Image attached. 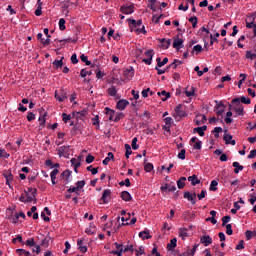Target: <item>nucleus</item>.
<instances>
[{
  "label": "nucleus",
  "mask_w": 256,
  "mask_h": 256,
  "mask_svg": "<svg viewBox=\"0 0 256 256\" xmlns=\"http://www.w3.org/2000/svg\"><path fill=\"white\" fill-rule=\"evenodd\" d=\"M78 249L81 253H87V246L83 245V240L77 241Z\"/></svg>",
  "instance_id": "20"
},
{
  "label": "nucleus",
  "mask_w": 256,
  "mask_h": 256,
  "mask_svg": "<svg viewBox=\"0 0 256 256\" xmlns=\"http://www.w3.org/2000/svg\"><path fill=\"white\" fill-rule=\"evenodd\" d=\"M232 167H234V173H239V171H243L244 167L239 164V162H233Z\"/></svg>",
  "instance_id": "25"
},
{
  "label": "nucleus",
  "mask_w": 256,
  "mask_h": 256,
  "mask_svg": "<svg viewBox=\"0 0 256 256\" xmlns=\"http://www.w3.org/2000/svg\"><path fill=\"white\" fill-rule=\"evenodd\" d=\"M229 221H231V216H224L222 218V227L227 226V224L229 223Z\"/></svg>",
  "instance_id": "43"
},
{
  "label": "nucleus",
  "mask_w": 256,
  "mask_h": 256,
  "mask_svg": "<svg viewBox=\"0 0 256 256\" xmlns=\"http://www.w3.org/2000/svg\"><path fill=\"white\" fill-rule=\"evenodd\" d=\"M201 51H203V46H201L200 44H197L193 47L192 53H196V55H199Z\"/></svg>",
  "instance_id": "32"
},
{
  "label": "nucleus",
  "mask_w": 256,
  "mask_h": 256,
  "mask_svg": "<svg viewBox=\"0 0 256 256\" xmlns=\"http://www.w3.org/2000/svg\"><path fill=\"white\" fill-rule=\"evenodd\" d=\"M132 149L134 150L139 149V145H137V137L133 138L132 140Z\"/></svg>",
  "instance_id": "58"
},
{
  "label": "nucleus",
  "mask_w": 256,
  "mask_h": 256,
  "mask_svg": "<svg viewBox=\"0 0 256 256\" xmlns=\"http://www.w3.org/2000/svg\"><path fill=\"white\" fill-rule=\"evenodd\" d=\"M190 23H192V27L193 29H195L197 27V22H198V19L196 16L194 17H190L189 20H188Z\"/></svg>",
  "instance_id": "40"
},
{
  "label": "nucleus",
  "mask_w": 256,
  "mask_h": 256,
  "mask_svg": "<svg viewBox=\"0 0 256 256\" xmlns=\"http://www.w3.org/2000/svg\"><path fill=\"white\" fill-rule=\"evenodd\" d=\"M27 197L26 203H32L34 201L37 203V188H28V191H25Z\"/></svg>",
  "instance_id": "3"
},
{
  "label": "nucleus",
  "mask_w": 256,
  "mask_h": 256,
  "mask_svg": "<svg viewBox=\"0 0 256 256\" xmlns=\"http://www.w3.org/2000/svg\"><path fill=\"white\" fill-rule=\"evenodd\" d=\"M86 163H93V161H95V156L91 155V154H88L86 156Z\"/></svg>",
  "instance_id": "54"
},
{
  "label": "nucleus",
  "mask_w": 256,
  "mask_h": 256,
  "mask_svg": "<svg viewBox=\"0 0 256 256\" xmlns=\"http://www.w3.org/2000/svg\"><path fill=\"white\" fill-rule=\"evenodd\" d=\"M128 23L130 25L131 31H134L135 33H147V31H145V26H143L142 20L136 21L135 19L130 18L128 19Z\"/></svg>",
  "instance_id": "1"
},
{
  "label": "nucleus",
  "mask_w": 256,
  "mask_h": 256,
  "mask_svg": "<svg viewBox=\"0 0 256 256\" xmlns=\"http://www.w3.org/2000/svg\"><path fill=\"white\" fill-rule=\"evenodd\" d=\"M42 7H41V4H39L38 8L35 10V15L36 17H41L43 11H42Z\"/></svg>",
  "instance_id": "53"
},
{
  "label": "nucleus",
  "mask_w": 256,
  "mask_h": 256,
  "mask_svg": "<svg viewBox=\"0 0 256 256\" xmlns=\"http://www.w3.org/2000/svg\"><path fill=\"white\" fill-rule=\"evenodd\" d=\"M256 157V149L250 151V154L248 155V159H255Z\"/></svg>",
  "instance_id": "63"
},
{
  "label": "nucleus",
  "mask_w": 256,
  "mask_h": 256,
  "mask_svg": "<svg viewBox=\"0 0 256 256\" xmlns=\"http://www.w3.org/2000/svg\"><path fill=\"white\" fill-rule=\"evenodd\" d=\"M101 201H103L104 204H107V203H109V201H111V190L110 189H106L103 191Z\"/></svg>",
  "instance_id": "8"
},
{
  "label": "nucleus",
  "mask_w": 256,
  "mask_h": 256,
  "mask_svg": "<svg viewBox=\"0 0 256 256\" xmlns=\"http://www.w3.org/2000/svg\"><path fill=\"white\" fill-rule=\"evenodd\" d=\"M246 59H250L251 61H253V59H256V49L254 53L249 50L246 51Z\"/></svg>",
  "instance_id": "30"
},
{
  "label": "nucleus",
  "mask_w": 256,
  "mask_h": 256,
  "mask_svg": "<svg viewBox=\"0 0 256 256\" xmlns=\"http://www.w3.org/2000/svg\"><path fill=\"white\" fill-rule=\"evenodd\" d=\"M232 105H233V111H235V113L237 115L243 116L245 115V108L243 106V104H241V100H239V98H234L232 100Z\"/></svg>",
  "instance_id": "2"
},
{
  "label": "nucleus",
  "mask_w": 256,
  "mask_h": 256,
  "mask_svg": "<svg viewBox=\"0 0 256 256\" xmlns=\"http://www.w3.org/2000/svg\"><path fill=\"white\" fill-rule=\"evenodd\" d=\"M177 191V187L175 185L171 186L170 184H165L164 186L161 187V191Z\"/></svg>",
  "instance_id": "18"
},
{
  "label": "nucleus",
  "mask_w": 256,
  "mask_h": 256,
  "mask_svg": "<svg viewBox=\"0 0 256 256\" xmlns=\"http://www.w3.org/2000/svg\"><path fill=\"white\" fill-rule=\"evenodd\" d=\"M55 99L59 101V103H63L65 99H67V92L63 89H61L59 92H55Z\"/></svg>",
  "instance_id": "5"
},
{
  "label": "nucleus",
  "mask_w": 256,
  "mask_h": 256,
  "mask_svg": "<svg viewBox=\"0 0 256 256\" xmlns=\"http://www.w3.org/2000/svg\"><path fill=\"white\" fill-rule=\"evenodd\" d=\"M145 55H146V57H148L149 59H153V55H154L153 50H147V51L145 52Z\"/></svg>",
  "instance_id": "61"
},
{
  "label": "nucleus",
  "mask_w": 256,
  "mask_h": 256,
  "mask_svg": "<svg viewBox=\"0 0 256 256\" xmlns=\"http://www.w3.org/2000/svg\"><path fill=\"white\" fill-rule=\"evenodd\" d=\"M27 119L28 121H33L35 119V115L33 114V112L28 113Z\"/></svg>",
  "instance_id": "64"
},
{
  "label": "nucleus",
  "mask_w": 256,
  "mask_h": 256,
  "mask_svg": "<svg viewBox=\"0 0 256 256\" xmlns=\"http://www.w3.org/2000/svg\"><path fill=\"white\" fill-rule=\"evenodd\" d=\"M63 59L64 57L60 60H54L53 65H55L56 69H61L63 67Z\"/></svg>",
  "instance_id": "29"
},
{
  "label": "nucleus",
  "mask_w": 256,
  "mask_h": 256,
  "mask_svg": "<svg viewBox=\"0 0 256 256\" xmlns=\"http://www.w3.org/2000/svg\"><path fill=\"white\" fill-rule=\"evenodd\" d=\"M193 133H198L200 137H203L205 135V132L201 129V127L194 128Z\"/></svg>",
  "instance_id": "45"
},
{
  "label": "nucleus",
  "mask_w": 256,
  "mask_h": 256,
  "mask_svg": "<svg viewBox=\"0 0 256 256\" xmlns=\"http://www.w3.org/2000/svg\"><path fill=\"white\" fill-rule=\"evenodd\" d=\"M188 181L191 183V185L193 187H195V185H199V183H201V180H199L197 178V175H192L188 177Z\"/></svg>",
  "instance_id": "14"
},
{
  "label": "nucleus",
  "mask_w": 256,
  "mask_h": 256,
  "mask_svg": "<svg viewBox=\"0 0 256 256\" xmlns=\"http://www.w3.org/2000/svg\"><path fill=\"white\" fill-rule=\"evenodd\" d=\"M63 41H65L66 43H69V41H71V38H67V39H63V40H54V44H53V47H63V45L65 44H59V43H63Z\"/></svg>",
  "instance_id": "17"
},
{
  "label": "nucleus",
  "mask_w": 256,
  "mask_h": 256,
  "mask_svg": "<svg viewBox=\"0 0 256 256\" xmlns=\"http://www.w3.org/2000/svg\"><path fill=\"white\" fill-rule=\"evenodd\" d=\"M87 75H93V72L82 69L80 72V77L85 78V77H87Z\"/></svg>",
  "instance_id": "42"
},
{
  "label": "nucleus",
  "mask_w": 256,
  "mask_h": 256,
  "mask_svg": "<svg viewBox=\"0 0 256 256\" xmlns=\"http://www.w3.org/2000/svg\"><path fill=\"white\" fill-rule=\"evenodd\" d=\"M139 237L145 240V239H151L152 236L149 234V230H144L139 233Z\"/></svg>",
  "instance_id": "22"
},
{
  "label": "nucleus",
  "mask_w": 256,
  "mask_h": 256,
  "mask_svg": "<svg viewBox=\"0 0 256 256\" xmlns=\"http://www.w3.org/2000/svg\"><path fill=\"white\" fill-rule=\"evenodd\" d=\"M133 75H135V72L133 71V67H130L129 69L124 70L125 79H131L133 78Z\"/></svg>",
  "instance_id": "15"
},
{
  "label": "nucleus",
  "mask_w": 256,
  "mask_h": 256,
  "mask_svg": "<svg viewBox=\"0 0 256 256\" xmlns=\"http://www.w3.org/2000/svg\"><path fill=\"white\" fill-rule=\"evenodd\" d=\"M177 247V238H173L170 240V243L167 244V249L171 251V249H175Z\"/></svg>",
  "instance_id": "23"
},
{
  "label": "nucleus",
  "mask_w": 256,
  "mask_h": 256,
  "mask_svg": "<svg viewBox=\"0 0 256 256\" xmlns=\"http://www.w3.org/2000/svg\"><path fill=\"white\" fill-rule=\"evenodd\" d=\"M62 121H64V123H67V121H71V115H69L67 113H63L62 114Z\"/></svg>",
  "instance_id": "52"
},
{
  "label": "nucleus",
  "mask_w": 256,
  "mask_h": 256,
  "mask_svg": "<svg viewBox=\"0 0 256 256\" xmlns=\"http://www.w3.org/2000/svg\"><path fill=\"white\" fill-rule=\"evenodd\" d=\"M80 59H81L82 63H85V65H91V61H89V60L87 59V56H86L85 54H82V55L80 56Z\"/></svg>",
  "instance_id": "44"
},
{
  "label": "nucleus",
  "mask_w": 256,
  "mask_h": 256,
  "mask_svg": "<svg viewBox=\"0 0 256 256\" xmlns=\"http://www.w3.org/2000/svg\"><path fill=\"white\" fill-rule=\"evenodd\" d=\"M83 187H85V180H81L76 183V188H78V190L83 189Z\"/></svg>",
  "instance_id": "57"
},
{
  "label": "nucleus",
  "mask_w": 256,
  "mask_h": 256,
  "mask_svg": "<svg viewBox=\"0 0 256 256\" xmlns=\"http://www.w3.org/2000/svg\"><path fill=\"white\" fill-rule=\"evenodd\" d=\"M108 94L111 96V97H115V95H117V87L115 86H112L108 89Z\"/></svg>",
  "instance_id": "35"
},
{
  "label": "nucleus",
  "mask_w": 256,
  "mask_h": 256,
  "mask_svg": "<svg viewBox=\"0 0 256 256\" xmlns=\"http://www.w3.org/2000/svg\"><path fill=\"white\" fill-rule=\"evenodd\" d=\"M186 97H193L195 95V87H191V91H185Z\"/></svg>",
  "instance_id": "50"
},
{
  "label": "nucleus",
  "mask_w": 256,
  "mask_h": 256,
  "mask_svg": "<svg viewBox=\"0 0 256 256\" xmlns=\"http://www.w3.org/2000/svg\"><path fill=\"white\" fill-rule=\"evenodd\" d=\"M123 117H125V114H123L122 112H117L114 117L115 123H117V121H121Z\"/></svg>",
  "instance_id": "39"
},
{
  "label": "nucleus",
  "mask_w": 256,
  "mask_h": 256,
  "mask_svg": "<svg viewBox=\"0 0 256 256\" xmlns=\"http://www.w3.org/2000/svg\"><path fill=\"white\" fill-rule=\"evenodd\" d=\"M157 95L159 97H162V101H167L171 97V93H169L165 90L158 92Z\"/></svg>",
  "instance_id": "16"
},
{
  "label": "nucleus",
  "mask_w": 256,
  "mask_h": 256,
  "mask_svg": "<svg viewBox=\"0 0 256 256\" xmlns=\"http://www.w3.org/2000/svg\"><path fill=\"white\" fill-rule=\"evenodd\" d=\"M233 139V136L231 134L225 133L223 140L225 141L226 145H229L230 141Z\"/></svg>",
  "instance_id": "41"
},
{
  "label": "nucleus",
  "mask_w": 256,
  "mask_h": 256,
  "mask_svg": "<svg viewBox=\"0 0 256 256\" xmlns=\"http://www.w3.org/2000/svg\"><path fill=\"white\" fill-rule=\"evenodd\" d=\"M49 240H50L49 237H45V238L42 240V242H41L42 247H45V248L49 247Z\"/></svg>",
  "instance_id": "51"
},
{
  "label": "nucleus",
  "mask_w": 256,
  "mask_h": 256,
  "mask_svg": "<svg viewBox=\"0 0 256 256\" xmlns=\"http://www.w3.org/2000/svg\"><path fill=\"white\" fill-rule=\"evenodd\" d=\"M217 185H219V182L217 180H212L210 184V191H217Z\"/></svg>",
  "instance_id": "34"
},
{
  "label": "nucleus",
  "mask_w": 256,
  "mask_h": 256,
  "mask_svg": "<svg viewBox=\"0 0 256 256\" xmlns=\"http://www.w3.org/2000/svg\"><path fill=\"white\" fill-rule=\"evenodd\" d=\"M220 36L219 32H216L213 36V34H210V45H213V43H217L219 40L217 39Z\"/></svg>",
  "instance_id": "28"
},
{
  "label": "nucleus",
  "mask_w": 256,
  "mask_h": 256,
  "mask_svg": "<svg viewBox=\"0 0 256 256\" xmlns=\"http://www.w3.org/2000/svg\"><path fill=\"white\" fill-rule=\"evenodd\" d=\"M225 227H226L227 235H233V229H232L231 224H227Z\"/></svg>",
  "instance_id": "56"
},
{
  "label": "nucleus",
  "mask_w": 256,
  "mask_h": 256,
  "mask_svg": "<svg viewBox=\"0 0 256 256\" xmlns=\"http://www.w3.org/2000/svg\"><path fill=\"white\" fill-rule=\"evenodd\" d=\"M240 103H244V105H251V98H247L242 96L239 98Z\"/></svg>",
  "instance_id": "31"
},
{
  "label": "nucleus",
  "mask_w": 256,
  "mask_h": 256,
  "mask_svg": "<svg viewBox=\"0 0 256 256\" xmlns=\"http://www.w3.org/2000/svg\"><path fill=\"white\" fill-rule=\"evenodd\" d=\"M45 117H47V113L39 117L38 121L40 122V127H45V122L47 121Z\"/></svg>",
  "instance_id": "36"
},
{
  "label": "nucleus",
  "mask_w": 256,
  "mask_h": 256,
  "mask_svg": "<svg viewBox=\"0 0 256 256\" xmlns=\"http://www.w3.org/2000/svg\"><path fill=\"white\" fill-rule=\"evenodd\" d=\"M184 199H188L192 205H195L197 203V194L196 193H191V192H185L184 193Z\"/></svg>",
  "instance_id": "7"
},
{
  "label": "nucleus",
  "mask_w": 256,
  "mask_h": 256,
  "mask_svg": "<svg viewBox=\"0 0 256 256\" xmlns=\"http://www.w3.org/2000/svg\"><path fill=\"white\" fill-rule=\"evenodd\" d=\"M25 245H26L27 247H35V239H33V238L28 239V240L26 241Z\"/></svg>",
  "instance_id": "46"
},
{
  "label": "nucleus",
  "mask_w": 256,
  "mask_h": 256,
  "mask_svg": "<svg viewBox=\"0 0 256 256\" xmlns=\"http://www.w3.org/2000/svg\"><path fill=\"white\" fill-rule=\"evenodd\" d=\"M241 249H245V241L244 240H240L239 244L236 246L237 251H241Z\"/></svg>",
  "instance_id": "47"
},
{
  "label": "nucleus",
  "mask_w": 256,
  "mask_h": 256,
  "mask_svg": "<svg viewBox=\"0 0 256 256\" xmlns=\"http://www.w3.org/2000/svg\"><path fill=\"white\" fill-rule=\"evenodd\" d=\"M85 233L87 235H95V224H90L88 228H86Z\"/></svg>",
  "instance_id": "26"
},
{
  "label": "nucleus",
  "mask_w": 256,
  "mask_h": 256,
  "mask_svg": "<svg viewBox=\"0 0 256 256\" xmlns=\"http://www.w3.org/2000/svg\"><path fill=\"white\" fill-rule=\"evenodd\" d=\"M127 105H129V101L125 99H121L116 104V109H119V111H125L127 108Z\"/></svg>",
  "instance_id": "10"
},
{
  "label": "nucleus",
  "mask_w": 256,
  "mask_h": 256,
  "mask_svg": "<svg viewBox=\"0 0 256 256\" xmlns=\"http://www.w3.org/2000/svg\"><path fill=\"white\" fill-rule=\"evenodd\" d=\"M58 155L59 157H67L69 155V146H61L58 149Z\"/></svg>",
  "instance_id": "13"
},
{
  "label": "nucleus",
  "mask_w": 256,
  "mask_h": 256,
  "mask_svg": "<svg viewBox=\"0 0 256 256\" xmlns=\"http://www.w3.org/2000/svg\"><path fill=\"white\" fill-rule=\"evenodd\" d=\"M59 29L60 31H65L66 27H65V20L63 18H61L59 20Z\"/></svg>",
  "instance_id": "48"
},
{
  "label": "nucleus",
  "mask_w": 256,
  "mask_h": 256,
  "mask_svg": "<svg viewBox=\"0 0 256 256\" xmlns=\"http://www.w3.org/2000/svg\"><path fill=\"white\" fill-rule=\"evenodd\" d=\"M73 115H76V117H85V115H87V111L86 110H82V111H79V112H73Z\"/></svg>",
  "instance_id": "55"
},
{
  "label": "nucleus",
  "mask_w": 256,
  "mask_h": 256,
  "mask_svg": "<svg viewBox=\"0 0 256 256\" xmlns=\"http://www.w3.org/2000/svg\"><path fill=\"white\" fill-rule=\"evenodd\" d=\"M121 199H123V201H131L133 197H131V194L128 191H123L121 193Z\"/></svg>",
  "instance_id": "19"
},
{
  "label": "nucleus",
  "mask_w": 256,
  "mask_h": 256,
  "mask_svg": "<svg viewBox=\"0 0 256 256\" xmlns=\"http://www.w3.org/2000/svg\"><path fill=\"white\" fill-rule=\"evenodd\" d=\"M71 171L70 170H65L64 172H62V177L66 178V183H69V177H71Z\"/></svg>",
  "instance_id": "38"
},
{
  "label": "nucleus",
  "mask_w": 256,
  "mask_h": 256,
  "mask_svg": "<svg viewBox=\"0 0 256 256\" xmlns=\"http://www.w3.org/2000/svg\"><path fill=\"white\" fill-rule=\"evenodd\" d=\"M174 111L176 113V115H174V117H187V112H185V110L183 109V105L178 104L175 108Z\"/></svg>",
  "instance_id": "4"
},
{
  "label": "nucleus",
  "mask_w": 256,
  "mask_h": 256,
  "mask_svg": "<svg viewBox=\"0 0 256 256\" xmlns=\"http://www.w3.org/2000/svg\"><path fill=\"white\" fill-rule=\"evenodd\" d=\"M144 170L146 171V173H151V171H153V165L151 163H147L144 166Z\"/></svg>",
  "instance_id": "49"
},
{
  "label": "nucleus",
  "mask_w": 256,
  "mask_h": 256,
  "mask_svg": "<svg viewBox=\"0 0 256 256\" xmlns=\"http://www.w3.org/2000/svg\"><path fill=\"white\" fill-rule=\"evenodd\" d=\"M185 181H187L186 177H180V179L177 181L178 189H183L185 187Z\"/></svg>",
  "instance_id": "24"
},
{
  "label": "nucleus",
  "mask_w": 256,
  "mask_h": 256,
  "mask_svg": "<svg viewBox=\"0 0 256 256\" xmlns=\"http://www.w3.org/2000/svg\"><path fill=\"white\" fill-rule=\"evenodd\" d=\"M179 237H181V239H183V240H185V237H189V234H187L186 228L179 229Z\"/></svg>",
  "instance_id": "27"
},
{
  "label": "nucleus",
  "mask_w": 256,
  "mask_h": 256,
  "mask_svg": "<svg viewBox=\"0 0 256 256\" xmlns=\"http://www.w3.org/2000/svg\"><path fill=\"white\" fill-rule=\"evenodd\" d=\"M125 149H126L125 157L126 159H129V155L133 153V151L131 150V145L125 144Z\"/></svg>",
  "instance_id": "37"
},
{
  "label": "nucleus",
  "mask_w": 256,
  "mask_h": 256,
  "mask_svg": "<svg viewBox=\"0 0 256 256\" xmlns=\"http://www.w3.org/2000/svg\"><path fill=\"white\" fill-rule=\"evenodd\" d=\"M201 147H202V142L199 141V140L193 145V149H198V150H200Z\"/></svg>",
  "instance_id": "62"
},
{
  "label": "nucleus",
  "mask_w": 256,
  "mask_h": 256,
  "mask_svg": "<svg viewBox=\"0 0 256 256\" xmlns=\"http://www.w3.org/2000/svg\"><path fill=\"white\" fill-rule=\"evenodd\" d=\"M106 114L109 115V121H115V110L106 108Z\"/></svg>",
  "instance_id": "21"
},
{
  "label": "nucleus",
  "mask_w": 256,
  "mask_h": 256,
  "mask_svg": "<svg viewBox=\"0 0 256 256\" xmlns=\"http://www.w3.org/2000/svg\"><path fill=\"white\" fill-rule=\"evenodd\" d=\"M135 7L133 5L130 6H122L120 8L121 13H123L124 15H131V13H133Z\"/></svg>",
  "instance_id": "12"
},
{
  "label": "nucleus",
  "mask_w": 256,
  "mask_h": 256,
  "mask_svg": "<svg viewBox=\"0 0 256 256\" xmlns=\"http://www.w3.org/2000/svg\"><path fill=\"white\" fill-rule=\"evenodd\" d=\"M157 0H150V4L148 5V7H150V9H152V11H157V8H155V3Z\"/></svg>",
  "instance_id": "59"
},
{
  "label": "nucleus",
  "mask_w": 256,
  "mask_h": 256,
  "mask_svg": "<svg viewBox=\"0 0 256 256\" xmlns=\"http://www.w3.org/2000/svg\"><path fill=\"white\" fill-rule=\"evenodd\" d=\"M200 243H202L204 247H209V245L213 243V238H211L209 235H204L200 237Z\"/></svg>",
  "instance_id": "9"
},
{
  "label": "nucleus",
  "mask_w": 256,
  "mask_h": 256,
  "mask_svg": "<svg viewBox=\"0 0 256 256\" xmlns=\"http://www.w3.org/2000/svg\"><path fill=\"white\" fill-rule=\"evenodd\" d=\"M255 19H256V12H253L252 14H249L247 16L246 21H248V23H255Z\"/></svg>",
  "instance_id": "33"
},
{
  "label": "nucleus",
  "mask_w": 256,
  "mask_h": 256,
  "mask_svg": "<svg viewBox=\"0 0 256 256\" xmlns=\"http://www.w3.org/2000/svg\"><path fill=\"white\" fill-rule=\"evenodd\" d=\"M3 176L6 179V185L11 189V181H13V174L11 173V170L4 171Z\"/></svg>",
  "instance_id": "11"
},
{
  "label": "nucleus",
  "mask_w": 256,
  "mask_h": 256,
  "mask_svg": "<svg viewBox=\"0 0 256 256\" xmlns=\"http://www.w3.org/2000/svg\"><path fill=\"white\" fill-rule=\"evenodd\" d=\"M185 153H186L185 149H182L178 154V159L185 160Z\"/></svg>",
  "instance_id": "60"
},
{
  "label": "nucleus",
  "mask_w": 256,
  "mask_h": 256,
  "mask_svg": "<svg viewBox=\"0 0 256 256\" xmlns=\"http://www.w3.org/2000/svg\"><path fill=\"white\" fill-rule=\"evenodd\" d=\"M181 34H178L174 37V42L172 44V47L174 49H177L179 51V49H181V47H183V39L179 38Z\"/></svg>",
  "instance_id": "6"
}]
</instances>
